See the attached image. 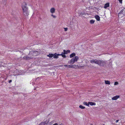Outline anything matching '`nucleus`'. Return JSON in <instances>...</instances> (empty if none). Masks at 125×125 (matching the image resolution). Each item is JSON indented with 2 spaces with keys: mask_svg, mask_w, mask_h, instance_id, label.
Masks as SVG:
<instances>
[{
  "mask_svg": "<svg viewBox=\"0 0 125 125\" xmlns=\"http://www.w3.org/2000/svg\"><path fill=\"white\" fill-rule=\"evenodd\" d=\"M119 97V96L116 95L112 98V99L113 100H116Z\"/></svg>",
  "mask_w": 125,
  "mask_h": 125,
  "instance_id": "nucleus-9",
  "label": "nucleus"
},
{
  "mask_svg": "<svg viewBox=\"0 0 125 125\" xmlns=\"http://www.w3.org/2000/svg\"><path fill=\"white\" fill-rule=\"evenodd\" d=\"M106 62L105 61L102 60H98L97 64L100 66H104L106 64Z\"/></svg>",
  "mask_w": 125,
  "mask_h": 125,
  "instance_id": "nucleus-4",
  "label": "nucleus"
},
{
  "mask_svg": "<svg viewBox=\"0 0 125 125\" xmlns=\"http://www.w3.org/2000/svg\"><path fill=\"white\" fill-rule=\"evenodd\" d=\"M72 65H60V66H68V68H71V66Z\"/></svg>",
  "mask_w": 125,
  "mask_h": 125,
  "instance_id": "nucleus-17",
  "label": "nucleus"
},
{
  "mask_svg": "<svg viewBox=\"0 0 125 125\" xmlns=\"http://www.w3.org/2000/svg\"><path fill=\"white\" fill-rule=\"evenodd\" d=\"M105 83L106 84H110V83L109 81L108 80H105L104 81Z\"/></svg>",
  "mask_w": 125,
  "mask_h": 125,
  "instance_id": "nucleus-16",
  "label": "nucleus"
},
{
  "mask_svg": "<svg viewBox=\"0 0 125 125\" xmlns=\"http://www.w3.org/2000/svg\"><path fill=\"white\" fill-rule=\"evenodd\" d=\"M55 10L54 8H51L50 10V12L52 14L54 13L55 12Z\"/></svg>",
  "mask_w": 125,
  "mask_h": 125,
  "instance_id": "nucleus-8",
  "label": "nucleus"
},
{
  "mask_svg": "<svg viewBox=\"0 0 125 125\" xmlns=\"http://www.w3.org/2000/svg\"><path fill=\"white\" fill-rule=\"evenodd\" d=\"M105 125L104 124H103V125Z\"/></svg>",
  "mask_w": 125,
  "mask_h": 125,
  "instance_id": "nucleus-33",
  "label": "nucleus"
},
{
  "mask_svg": "<svg viewBox=\"0 0 125 125\" xmlns=\"http://www.w3.org/2000/svg\"><path fill=\"white\" fill-rule=\"evenodd\" d=\"M54 123V121H52L50 123V125H58V124L57 123H55L53 124V123Z\"/></svg>",
  "mask_w": 125,
  "mask_h": 125,
  "instance_id": "nucleus-14",
  "label": "nucleus"
},
{
  "mask_svg": "<svg viewBox=\"0 0 125 125\" xmlns=\"http://www.w3.org/2000/svg\"><path fill=\"white\" fill-rule=\"evenodd\" d=\"M62 56L63 58H65L66 57V56L65 54H62Z\"/></svg>",
  "mask_w": 125,
  "mask_h": 125,
  "instance_id": "nucleus-25",
  "label": "nucleus"
},
{
  "mask_svg": "<svg viewBox=\"0 0 125 125\" xmlns=\"http://www.w3.org/2000/svg\"><path fill=\"white\" fill-rule=\"evenodd\" d=\"M59 125H63L62 124H60Z\"/></svg>",
  "mask_w": 125,
  "mask_h": 125,
  "instance_id": "nucleus-31",
  "label": "nucleus"
},
{
  "mask_svg": "<svg viewBox=\"0 0 125 125\" xmlns=\"http://www.w3.org/2000/svg\"><path fill=\"white\" fill-rule=\"evenodd\" d=\"M12 82V80H10L9 81V83H10Z\"/></svg>",
  "mask_w": 125,
  "mask_h": 125,
  "instance_id": "nucleus-29",
  "label": "nucleus"
},
{
  "mask_svg": "<svg viewBox=\"0 0 125 125\" xmlns=\"http://www.w3.org/2000/svg\"><path fill=\"white\" fill-rule=\"evenodd\" d=\"M1 63V62H0V64Z\"/></svg>",
  "mask_w": 125,
  "mask_h": 125,
  "instance_id": "nucleus-32",
  "label": "nucleus"
},
{
  "mask_svg": "<svg viewBox=\"0 0 125 125\" xmlns=\"http://www.w3.org/2000/svg\"><path fill=\"white\" fill-rule=\"evenodd\" d=\"M56 55L57 53H55L54 54H49L47 55V56L50 58L53 57L54 58L56 59L57 58V57Z\"/></svg>",
  "mask_w": 125,
  "mask_h": 125,
  "instance_id": "nucleus-6",
  "label": "nucleus"
},
{
  "mask_svg": "<svg viewBox=\"0 0 125 125\" xmlns=\"http://www.w3.org/2000/svg\"><path fill=\"white\" fill-rule=\"evenodd\" d=\"M89 104V105L90 104L91 105H96V104L94 102H88Z\"/></svg>",
  "mask_w": 125,
  "mask_h": 125,
  "instance_id": "nucleus-10",
  "label": "nucleus"
},
{
  "mask_svg": "<svg viewBox=\"0 0 125 125\" xmlns=\"http://www.w3.org/2000/svg\"><path fill=\"white\" fill-rule=\"evenodd\" d=\"M78 59V56H75L74 58H72L70 61L68 62V63L70 64H73L75 62L77 61Z\"/></svg>",
  "mask_w": 125,
  "mask_h": 125,
  "instance_id": "nucleus-3",
  "label": "nucleus"
},
{
  "mask_svg": "<svg viewBox=\"0 0 125 125\" xmlns=\"http://www.w3.org/2000/svg\"><path fill=\"white\" fill-rule=\"evenodd\" d=\"M125 15V8H124L118 14V16L119 17L120 16L121 17L124 16Z\"/></svg>",
  "mask_w": 125,
  "mask_h": 125,
  "instance_id": "nucleus-5",
  "label": "nucleus"
},
{
  "mask_svg": "<svg viewBox=\"0 0 125 125\" xmlns=\"http://www.w3.org/2000/svg\"><path fill=\"white\" fill-rule=\"evenodd\" d=\"M109 3H106L104 5V8L105 9L107 8V7H109Z\"/></svg>",
  "mask_w": 125,
  "mask_h": 125,
  "instance_id": "nucleus-11",
  "label": "nucleus"
},
{
  "mask_svg": "<svg viewBox=\"0 0 125 125\" xmlns=\"http://www.w3.org/2000/svg\"><path fill=\"white\" fill-rule=\"evenodd\" d=\"M63 52H62V53H63V54H67V51L65 50H64Z\"/></svg>",
  "mask_w": 125,
  "mask_h": 125,
  "instance_id": "nucleus-22",
  "label": "nucleus"
},
{
  "mask_svg": "<svg viewBox=\"0 0 125 125\" xmlns=\"http://www.w3.org/2000/svg\"><path fill=\"white\" fill-rule=\"evenodd\" d=\"M64 29L65 31H66L67 30V28H65Z\"/></svg>",
  "mask_w": 125,
  "mask_h": 125,
  "instance_id": "nucleus-28",
  "label": "nucleus"
},
{
  "mask_svg": "<svg viewBox=\"0 0 125 125\" xmlns=\"http://www.w3.org/2000/svg\"><path fill=\"white\" fill-rule=\"evenodd\" d=\"M95 18L97 21H99L100 20V17L98 15H96L95 16Z\"/></svg>",
  "mask_w": 125,
  "mask_h": 125,
  "instance_id": "nucleus-12",
  "label": "nucleus"
},
{
  "mask_svg": "<svg viewBox=\"0 0 125 125\" xmlns=\"http://www.w3.org/2000/svg\"><path fill=\"white\" fill-rule=\"evenodd\" d=\"M98 60L97 59L92 60L90 61V62L92 63H95V64H97Z\"/></svg>",
  "mask_w": 125,
  "mask_h": 125,
  "instance_id": "nucleus-7",
  "label": "nucleus"
},
{
  "mask_svg": "<svg viewBox=\"0 0 125 125\" xmlns=\"http://www.w3.org/2000/svg\"><path fill=\"white\" fill-rule=\"evenodd\" d=\"M94 21H94L91 20L90 21V23L91 24H93L94 23Z\"/></svg>",
  "mask_w": 125,
  "mask_h": 125,
  "instance_id": "nucleus-20",
  "label": "nucleus"
},
{
  "mask_svg": "<svg viewBox=\"0 0 125 125\" xmlns=\"http://www.w3.org/2000/svg\"><path fill=\"white\" fill-rule=\"evenodd\" d=\"M51 16L53 17L54 18H55L56 17V16H55L53 14H51Z\"/></svg>",
  "mask_w": 125,
  "mask_h": 125,
  "instance_id": "nucleus-23",
  "label": "nucleus"
},
{
  "mask_svg": "<svg viewBox=\"0 0 125 125\" xmlns=\"http://www.w3.org/2000/svg\"><path fill=\"white\" fill-rule=\"evenodd\" d=\"M71 66V68H77L78 66L77 65H72Z\"/></svg>",
  "mask_w": 125,
  "mask_h": 125,
  "instance_id": "nucleus-13",
  "label": "nucleus"
},
{
  "mask_svg": "<svg viewBox=\"0 0 125 125\" xmlns=\"http://www.w3.org/2000/svg\"><path fill=\"white\" fill-rule=\"evenodd\" d=\"M79 107L80 108L83 109H84L85 108V107L81 105H79Z\"/></svg>",
  "mask_w": 125,
  "mask_h": 125,
  "instance_id": "nucleus-19",
  "label": "nucleus"
},
{
  "mask_svg": "<svg viewBox=\"0 0 125 125\" xmlns=\"http://www.w3.org/2000/svg\"><path fill=\"white\" fill-rule=\"evenodd\" d=\"M119 2L120 3H122V0H119Z\"/></svg>",
  "mask_w": 125,
  "mask_h": 125,
  "instance_id": "nucleus-27",
  "label": "nucleus"
},
{
  "mask_svg": "<svg viewBox=\"0 0 125 125\" xmlns=\"http://www.w3.org/2000/svg\"><path fill=\"white\" fill-rule=\"evenodd\" d=\"M118 83L117 82H115V83L114 85H117L118 84Z\"/></svg>",
  "mask_w": 125,
  "mask_h": 125,
  "instance_id": "nucleus-26",
  "label": "nucleus"
},
{
  "mask_svg": "<svg viewBox=\"0 0 125 125\" xmlns=\"http://www.w3.org/2000/svg\"><path fill=\"white\" fill-rule=\"evenodd\" d=\"M39 125H45V122H44L41 123Z\"/></svg>",
  "mask_w": 125,
  "mask_h": 125,
  "instance_id": "nucleus-21",
  "label": "nucleus"
},
{
  "mask_svg": "<svg viewBox=\"0 0 125 125\" xmlns=\"http://www.w3.org/2000/svg\"><path fill=\"white\" fill-rule=\"evenodd\" d=\"M83 104H84L86 106H89L88 102V103H87V102H84L83 103Z\"/></svg>",
  "mask_w": 125,
  "mask_h": 125,
  "instance_id": "nucleus-18",
  "label": "nucleus"
},
{
  "mask_svg": "<svg viewBox=\"0 0 125 125\" xmlns=\"http://www.w3.org/2000/svg\"><path fill=\"white\" fill-rule=\"evenodd\" d=\"M24 15L26 16H27L29 14L28 11V8L27 7L26 4L25 3H23L22 6Z\"/></svg>",
  "mask_w": 125,
  "mask_h": 125,
  "instance_id": "nucleus-1",
  "label": "nucleus"
},
{
  "mask_svg": "<svg viewBox=\"0 0 125 125\" xmlns=\"http://www.w3.org/2000/svg\"><path fill=\"white\" fill-rule=\"evenodd\" d=\"M119 121V120H116V121H115V122L116 123H117V122H118V121Z\"/></svg>",
  "mask_w": 125,
  "mask_h": 125,
  "instance_id": "nucleus-30",
  "label": "nucleus"
},
{
  "mask_svg": "<svg viewBox=\"0 0 125 125\" xmlns=\"http://www.w3.org/2000/svg\"><path fill=\"white\" fill-rule=\"evenodd\" d=\"M31 53L32 54H33V55L36 56L39 54L40 53V52L37 51H31V52L29 53V54L28 55V56L27 57H26V59H31L33 58V57H29V56H30V55Z\"/></svg>",
  "mask_w": 125,
  "mask_h": 125,
  "instance_id": "nucleus-2",
  "label": "nucleus"
},
{
  "mask_svg": "<svg viewBox=\"0 0 125 125\" xmlns=\"http://www.w3.org/2000/svg\"><path fill=\"white\" fill-rule=\"evenodd\" d=\"M75 53H73L71 54L70 55V57L71 58L75 56Z\"/></svg>",
  "mask_w": 125,
  "mask_h": 125,
  "instance_id": "nucleus-15",
  "label": "nucleus"
},
{
  "mask_svg": "<svg viewBox=\"0 0 125 125\" xmlns=\"http://www.w3.org/2000/svg\"><path fill=\"white\" fill-rule=\"evenodd\" d=\"M62 54H63V53H62H62L61 54H57V55H57V58H58V56L62 55Z\"/></svg>",
  "mask_w": 125,
  "mask_h": 125,
  "instance_id": "nucleus-24",
  "label": "nucleus"
}]
</instances>
